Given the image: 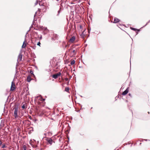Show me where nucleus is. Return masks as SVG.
<instances>
[{
	"instance_id": "1",
	"label": "nucleus",
	"mask_w": 150,
	"mask_h": 150,
	"mask_svg": "<svg viewBox=\"0 0 150 150\" xmlns=\"http://www.w3.org/2000/svg\"><path fill=\"white\" fill-rule=\"evenodd\" d=\"M13 110H14V116L15 118H17L18 117V108L17 107H15Z\"/></svg>"
},
{
	"instance_id": "2",
	"label": "nucleus",
	"mask_w": 150,
	"mask_h": 150,
	"mask_svg": "<svg viewBox=\"0 0 150 150\" xmlns=\"http://www.w3.org/2000/svg\"><path fill=\"white\" fill-rule=\"evenodd\" d=\"M77 49L73 50L70 53V55L71 57H73L75 56L77 51Z\"/></svg>"
},
{
	"instance_id": "3",
	"label": "nucleus",
	"mask_w": 150,
	"mask_h": 150,
	"mask_svg": "<svg viewBox=\"0 0 150 150\" xmlns=\"http://www.w3.org/2000/svg\"><path fill=\"white\" fill-rule=\"evenodd\" d=\"M15 84L13 81H12L11 83V91H13L15 90Z\"/></svg>"
},
{
	"instance_id": "4",
	"label": "nucleus",
	"mask_w": 150,
	"mask_h": 150,
	"mask_svg": "<svg viewBox=\"0 0 150 150\" xmlns=\"http://www.w3.org/2000/svg\"><path fill=\"white\" fill-rule=\"evenodd\" d=\"M61 75V73L60 72H59L56 74H53L52 75V77L54 79H56L59 76H60Z\"/></svg>"
},
{
	"instance_id": "5",
	"label": "nucleus",
	"mask_w": 150,
	"mask_h": 150,
	"mask_svg": "<svg viewBox=\"0 0 150 150\" xmlns=\"http://www.w3.org/2000/svg\"><path fill=\"white\" fill-rule=\"evenodd\" d=\"M47 142L51 145L52 143V140L51 138H47L46 139Z\"/></svg>"
},
{
	"instance_id": "6",
	"label": "nucleus",
	"mask_w": 150,
	"mask_h": 150,
	"mask_svg": "<svg viewBox=\"0 0 150 150\" xmlns=\"http://www.w3.org/2000/svg\"><path fill=\"white\" fill-rule=\"evenodd\" d=\"M41 9H40V8H38V10L35 12V15H34V20L35 21H36L37 20V18H35V16H36V14H39L40 13V10Z\"/></svg>"
},
{
	"instance_id": "7",
	"label": "nucleus",
	"mask_w": 150,
	"mask_h": 150,
	"mask_svg": "<svg viewBox=\"0 0 150 150\" xmlns=\"http://www.w3.org/2000/svg\"><path fill=\"white\" fill-rule=\"evenodd\" d=\"M75 40V37L74 36L72 37L69 40V42L71 43H73L74 42Z\"/></svg>"
},
{
	"instance_id": "8",
	"label": "nucleus",
	"mask_w": 150,
	"mask_h": 150,
	"mask_svg": "<svg viewBox=\"0 0 150 150\" xmlns=\"http://www.w3.org/2000/svg\"><path fill=\"white\" fill-rule=\"evenodd\" d=\"M41 0H40V1L38 2L39 3V4L40 6H43V8H44L45 6L44 4L43 3V2L44 1H43V0L41 1Z\"/></svg>"
},
{
	"instance_id": "9",
	"label": "nucleus",
	"mask_w": 150,
	"mask_h": 150,
	"mask_svg": "<svg viewBox=\"0 0 150 150\" xmlns=\"http://www.w3.org/2000/svg\"><path fill=\"white\" fill-rule=\"evenodd\" d=\"M128 90L127 89V88L124 92H123L122 93V95L125 96L128 93Z\"/></svg>"
},
{
	"instance_id": "10",
	"label": "nucleus",
	"mask_w": 150,
	"mask_h": 150,
	"mask_svg": "<svg viewBox=\"0 0 150 150\" xmlns=\"http://www.w3.org/2000/svg\"><path fill=\"white\" fill-rule=\"evenodd\" d=\"M119 21H120V20L119 19H118L117 18H114V23H116L119 22Z\"/></svg>"
},
{
	"instance_id": "11",
	"label": "nucleus",
	"mask_w": 150,
	"mask_h": 150,
	"mask_svg": "<svg viewBox=\"0 0 150 150\" xmlns=\"http://www.w3.org/2000/svg\"><path fill=\"white\" fill-rule=\"evenodd\" d=\"M26 42L25 40V41H24L23 45L22 46V48H25L26 46V44L25 43V42Z\"/></svg>"
},
{
	"instance_id": "12",
	"label": "nucleus",
	"mask_w": 150,
	"mask_h": 150,
	"mask_svg": "<svg viewBox=\"0 0 150 150\" xmlns=\"http://www.w3.org/2000/svg\"><path fill=\"white\" fill-rule=\"evenodd\" d=\"M22 55L21 54H19L18 56V60H21L22 58Z\"/></svg>"
},
{
	"instance_id": "13",
	"label": "nucleus",
	"mask_w": 150,
	"mask_h": 150,
	"mask_svg": "<svg viewBox=\"0 0 150 150\" xmlns=\"http://www.w3.org/2000/svg\"><path fill=\"white\" fill-rule=\"evenodd\" d=\"M31 79L30 76H28L27 79V81L28 82H30L31 81Z\"/></svg>"
},
{
	"instance_id": "14",
	"label": "nucleus",
	"mask_w": 150,
	"mask_h": 150,
	"mask_svg": "<svg viewBox=\"0 0 150 150\" xmlns=\"http://www.w3.org/2000/svg\"><path fill=\"white\" fill-rule=\"evenodd\" d=\"M85 36V34L84 33V32H83L82 34L81 35V37L82 38H83Z\"/></svg>"
},
{
	"instance_id": "15",
	"label": "nucleus",
	"mask_w": 150,
	"mask_h": 150,
	"mask_svg": "<svg viewBox=\"0 0 150 150\" xmlns=\"http://www.w3.org/2000/svg\"><path fill=\"white\" fill-rule=\"evenodd\" d=\"M22 150H26V146L25 145H24L23 146Z\"/></svg>"
},
{
	"instance_id": "16",
	"label": "nucleus",
	"mask_w": 150,
	"mask_h": 150,
	"mask_svg": "<svg viewBox=\"0 0 150 150\" xmlns=\"http://www.w3.org/2000/svg\"><path fill=\"white\" fill-rule=\"evenodd\" d=\"M65 91L67 92H69V88L68 87H66L65 88Z\"/></svg>"
},
{
	"instance_id": "17",
	"label": "nucleus",
	"mask_w": 150,
	"mask_h": 150,
	"mask_svg": "<svg viewBox=\"0 0 150 150\" xmlns=\"http://www.w3.org/2000/svg\"><path fill=\"white\" fill-rule=\"evenodd\" d=\"M39 98L40 100L42 101H43L45 100V99L42 98V97L41 96Z\"/></svg>"
},
{
	"instance_id": "18",
	"label": "nucleus",
	"mask_w": 150,
	"mask_h": 150,
	"mask_svg": "<svg viewBox=\"0 0 150 150\" xmlns=\"http://www.w3.org/2000/svg\"><path fill=\"white\" fill-rule=\"evenodd\" d=\"M42 0H41V1H42ZM43 1H45V0H43ZM40 0H37V1H36V2L35 3V5H37L38 3V2H40Z\"/></svg>"
},
{
	"instance_id": "19",
	"label": "nucleus",
	"mask_w": 150,
	"mask_h": 150,
	"mask_svg": "<svg viewBox=\"0 0 150 150\" xmlns=\"http://www.w3.org/2000/svg\"><path fill=\"white\" fill-rule=\"evenodd\" d=\"M75 63V61L74 60H72L71 63V65H73Z\"/></svg>"
},
{
	"instance_id": "20",
	"label": "nucleus",
	"mask_w": 150,
	"mask_h": 150,
	"mask_svg": "<svg viewBox=\"0 0 150 150\" xmlns=\"http://www.w3.org/2000/svg\"><path fill=\"white\" fill-rule=\"evenodd\" d=\"M31 144V146H32L34 148H35L36 147H37V146H36V145H33V144L32 143Z\"/></svg>"
},
{
	"instance_id": "21",
	"label": "nucleus",
	"mask_w": 150,
	"mask_h": 150,
	"mask_svg": "<svg viewBox=\"0 0 150 150\" xmlns=\"http://www.w3.org/2000/svg\"><path fill=\"white\" fill-rule=\"evenodd\" d=\"M61 7L60 6V9H59V10L58 11V14H57V15H59V13H60V10H61Z\"/></svg>"
},
{
	"instance_id": "22",
	"label": "nucleus",
	"mask_w": 150,
	"mask_h": 150,
	"mask_svg": "<svg viewBox=\"0 0 150 150\" xmlns=\"http://www.w3.org/2000/svg\"><path fill=\"white\" fill-rule=\"evenodd\" d=\"M22 108L23 109H24L25 108V104H24L22 106Z\"/></svg>"
},
{
	"instance_id": "23",
	"label": "nucleus",
	"mask_w": 150,
	"mask_h": 150,
	"mask_svg": "<svg viewBox=\"0 0 150 150\" xmlns=\"http://www.w3.org/2000/svg\"><path fill=\"white\" fill-rule=\"evenodd\" d=\"M131 29L132 30H134V31H135V30H137V29L135 28H131Z\"/></svg>"
},
{
	"instance_id": "24",
	"label": "nucleus",
	"mask_w": 150,
	"mask_h": 150,
	"mask_svg": "<svg viewBox=\"0 0 150 150\" xmlns=\"http://www.w3.org/2000/svg\"><path fill=\"white\" fill-rule=\"evenodd\" d=\"M6 146L5 144H3L2 145L1 148H4Z\"/></svg>"
},
{
	"instance_id": "25",
	"label": "nucleus",
	"mask_w": 150,
	"mask_h": 150,
	"mask_svg": "<svg viewBox=\"0 0 150 150\" xmlns=\"http://www.w3.org/2000/svg\"><path fill=\"white\" fill-rule=\"evenodd\" d=\"M40 42H38V43H37V45H39V46H40Z\"/></svg>"
},
{
	"instance_id": "26",
	"label": "nucleus",
	"mask_w": 150,
	"mask_h": 150,
	"mask_svg": "<svg viewBox=\"0 0 150 150\" xmlns=\"http://www.w3.org/2000/svg\"><path fill=\"white\" fill-rule=\"evenodd\" d=\"M65 81H68V78H65Z\"/></svg>"
},
{
	"instance_id": "27",
	"label": "nucleus",
	"mask_w": 150,
	"mask_h": 150,
	"mask_svg": "<svg viewBox=\"0 0 150 150\" xmlns=\"http://www.w3.org/2000/svg\"><path fill=\"white\" fill-rule=\"evenodd\" d=\"M30 73L31 74H32L33 73V71H30Z\"/></svg>"
},
{
	"instance_id": "28",
	"label": "nucleus",
	"mask_w": 150,
	"mask_h": 150,
	"mask_svg": "<svg viewBox=\"0 0 150 150\" xmlns=\"http://www.w3.org/2000/svg\"><path fill=\"white\" fill-rule=\"evenodd\" d=\"M57 1H58L59 0H56Z\"/></svg>"
},
{
	"instance_id": "29",
	"label": "nucleus",
	"mask_w": 150,
	"mask_h": 150,
	"mask_svg": "<svg viewBox=\"0 0 150 150\" xmlns=\"http://www.w3.org/2000/svg\"><path fill=\"white\" fill-rule=\"evenodd\" d=\"M47 29V28H45V30H46Z\"/></svg>"
},
{
	"instance_id": "30",
	"label": "nucleus",
	"mask_w": 150,
	"mask_h": 150,
	"mask_svg": "<svg viewBox=\"0 0 150 150\" xmlns=\"http://www.w3.org/2000/svg\"><path fill=\"white\" fill-rule=\"evenodd\" d=\"M30 119H31V116H30Z\"/></svg>"
},
{
	"instance_id": "31",
	"label": "nucleus",
	"mask_w": 150,
	"mask_h": 150,
	"mask_svg": "<svg viewBox=\"0 0 150 150\" xmlns=\"http://www.w3.org/2000/svg\"><path fill=\"white\" fill-rule=\"evenodd\" d=\"M148 113L149 114V112H148Z\"/></svg>"
},
{
	"instance_id": "32",
	"label": "nucleus",
	"mask_w": 150,
	"mask_h": 150,
	"mask_svg": "<svg viewBox=\"0 0 150 150\" xmlns=\"http://www.w3.org/2000/svg\"><path fill=\"white\" fill-rule=\"evenodd\" d=\"M34 141H35V140H34Z\"/></svg>"
},
{
	"instance_id": "33",
	"label": "nucleus",
	"mask_w": 150,
	"mask_h": 150,
	"mask_svg": "<svg viewBox=\"0 0 150 150\" xmlns=\"http://www.w3.org/2000/svg\"><path fill=\"white\" fill-rule=\"evenodd\" d=\"M87 150H88V149H87Z\"/></svg>"
}]
</instances>
